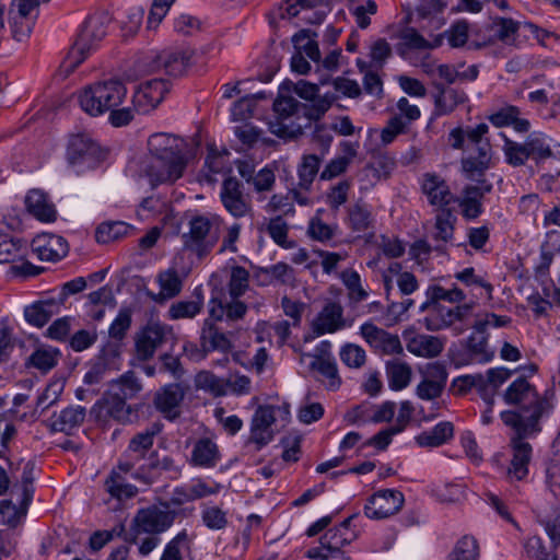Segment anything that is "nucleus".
Here are the masks:
<instances>
[{
	"mask_svg": "<svg viewBox=\"0 0 560 560\" xmlns=\"http://www.w3.org/2000/svg\"><path fill=\"white\" fill-rule=\"evenodd\" d=\"M194 538L187 529L180 530L165 545L160 560H184L186 555L191 553Z\"/></svg>",
	"mask_w": 560,
	"mask_h": 560,
	"instance_id": "obj_41",
	"label": "nucleus"
},
{
	"mask_svg": "<svg viewBox=\"0 0 560 560\" xmlns=\"http://www.w3.org/2000/svg\"><path fill=\"white\" fill-rule=\"evenodd\" d=\"M132 313L130 308H120L115 319L108 328V335L112 339L121 341L131 327Z\"/></svg>",
	"mask_w": 560,
	"mask_h": 560,
	"instance_id": "obj_60",
	"label": "nucleus"
},
{
	"mask_svg": "<svg viewBox=\"0 0 560 560\" xmlns=\"http://www.w3.org/2000/svg\"><path fill=\"white\" fill-rule=\"evenodd\" d=\"M141 384L136 376V374L131 371L122 374L113 385L110 389H115L120 393L125 398L131 399L133 398L140 390Z\"/></svg>",
	"mask_w": 560,
	"mask_h": 560,
	"instance_id": "obj_61",
	"label": "nucleus"
},
{
	"mask_svg": "<svg viewBox=\"0 0 560 560\" xmlns=\"http://www.w3.org/2000/svg\"><path fill=\"white\" fill-rule=\"evenodd\" d=\"M259 275L264 277L262 284L280 283L295 285V270L285 262H277L269 267L260 268Z\"/></svg>",
	"mask_w": 560,
	"mask_h": 560,
	"instance_id": "obj_47",
	"label": "nucleus"
},
{
	"mask_svg": "<svg viewBox=\"0 0 560 560\" xmlns=\"http://www.w3.org/2000/svg\"><path fill=\"white\" fill-rule=\"evenodd\" d=\"M341 280L348 290V298L353 303L366 300L369 293L361 284L360 275L355 270H345Z\"/></svg>",
	"mask_w": 560,
	"mask_h": 560,
	"instance_id": "obj_58",
	"label": "nucleus"
},
{
	"mask_svg": "<svg viewBox=\"0 0 560 560\" xmlns=\"http://www.w3.org/2000/svg\"><path fill=\"white\" fill-rule=\"evenodd\" d=\"M346 224L357 233H363L373 228L374 217L370 207L362 200L350 205L347 209Z\"/></svg>",
	"mask_w": 560,
	"mask_h": 560,
	"instance_id": "obj_36",
	"label": "nucleus"
},
{
	"mask_svg": "<svg viewBox=\"0 0 560 560\" xmlns=\"http://www.w3.org/2000/svg\"><path fill=\"white\" fill-rule=\"evenodd\" d=\"M476 154L469 155L462 160V168L466 177L475 180L476 176H482L483 173L490 167L492 156V148L489 140L472 147Z\"/></svg>",
	"mask_w": 560,
	"mask_h": 560,
	"instance_id": "obj_30",
	"label": "nucleus"
},
{
	"mask_svg": "<svg viewBox=\"0 0 560 560\" xmlns=\"http://www.w3.org/2000/svg\"><path fill=\"white\" fill-rule=\"evenodd\" d=\"M162 431L160 423H153L145 430L136 433L129 441L127 448L132 454L143 455L148 458L151 452H154L153 444L155 436Z\"/></svg>",
	"mask_w": 560,
	"mask_h": 560,
	"instance_id": "obj_45",
	"label": "nucleus"
},
{
	"mask_svg": "<svg viewBox=\"0 0 560 560\" xmlns=\"http://www.w3.org/2000/svg\"><path fill=\"white\" fill-rule=\"evenodd\" d=\"M148 466V458L143 455L132 454L128 448L124 452L120 459L118 460L116 467L119 468L120 471L125 474H129V476L139 482L142 483V479L138 476L142 474V469H145Z\"/></svg>",
	"mask_w": 560,
	"mask_h": 560,
	"instance_id": "obj_55",
	"label": "nucleus"
},
{
	"mask_svg": "<svg viewBox=\"0 0 560 560\" xmlns=\"http://www.w3.org/2000/svg\"><path fill=\"white\" fill-rule=\"evenodd\" d=\"M60 352L52 347H39L27 359L26 365L47 373L58 364Z\"/></svg>",
	"mask_w": 560,
	"mask_h": 560,
	"instance_id": "obj_49",
	"label": "nucleus"
},
{
	"mask_svg": "<svg viewBox=\"0 0 560 560\" xmlns=\"http://www.w3.org/2000/svg\"><path fill=\"white\" fill-rule=\"evenodd\" d=\"M176 512L167 506L152 504L139 509L131 520L129 540L138 545L142 557L149 556L160 544V535L167 532L174 524Z\"/></svg>",
	"mask_w": 560,
	"mask_h": 560,
	"instance_id": "obj_4",
	"label": "nucleus"
},
{
	"mask_svg": "<svg viewBox=\"0 0 560 560\" xmlns=\"http://www.w3.org/2000/svg\"><path fill=\"white\" fill-rule=\"evenodd\" d=\"M61 304L62 300L54 299L34 302L24 308L25 320L32 326L43 327L59 313Z\"/></svg>",
	"mask_w": 560,
	"mask_h": 560,
	"instance_id": "obj_32",
	"label": "nucleus"
},
{
	"mask_svg": "<svg viewBox=\"0 0 560 560\" xmlns=\"http://www.w3.org/2000/svg\"><path fill=\"white\" fill-rule=\"evenodd\" d=\"M213 221L220 223L222 220L218 215L212 220L205 215L192 217L189 221V232L183 234L185 247L199 257L207 255L217 242V238H208Z\"/></svg>",
	"mask_w": 560,
	"mask_h": 560,
	"instance_id": "obj_15",
	"label": "nucleus"
},
{
	"mask_svg": "<svg viewBox=\"0 0 560 560\" xmlns=\"http://www.w3.org/2000/svg\"><path fill=\"white\" fill-rule=\"evenodd\" d=\"M183 149L184 140L175 135L156 132L149 137V158L142 163L141 171L152 186L174 183L183 176L187 165Z\"/></svg>",
	"mask_w": 560,
	"mask_h": 560,
	"instance_id": "obj_2",
	"label": "nucleus"
},
{
	"mask_svg": "<svg viewBox=\"0 0 560 560\" xmlns=\"http://www.w3.org/2000/svg\"><path fill=\"white\" fill-rule=\"evenodd\" d=\"M127 95L120 80H105L84 88L78 95L82 110L91 116H100L119 106Z\"/></svg>",
	"mask_w": 560,
	"mask_h": 560,
	"instance_id": "obj_7",
	"label": "nucleus"
},
{
	"mask_svg": "<svg viewBox=\"0 0 560 560\" xmlns=\"http://www.w3.org/2000/svg\"><path fill=\"white\" fill-rule=\"evenodd\" d=\"M180 467L175 463L171 456L159 457L158 452H151L148 456V466L142 469V474L138 476L142 479L143 485H151L156 475L161 472H170L172 477L176 478L180 475Z\"/></svg>",
	"mask_w": 560,
	"mask_h": 560,
	"instance_id": "obj_31",
	"label": "nucleus"
},
{
	"mask_svg": "<svg viewBox=\"0 0 560 560\" xmlns=\"http://www.w3.org/2000/svg\"><path fill=\"white\" fill-rule=\"evenodd\" d=\"M226 289L229 293L228 298H219L212 295L209 301H215L223 307L232 305L233 303L245 304L240 299L249 291V272L242 266H232L230 268L229 280L226 282Z\"/></svg>",
	"mask_w": 560,
	"mask_h": 560,
	"instance_id": "obj_27",
	"label": "nucleus"
},
{
	"mask_svg": "<svg viewBox=\"0 0 560 560\" xmlns=\"http://www.w3.org/2000/svg\"><path fill=\"white\" fill-rule=\"evenodd\" d=\"M355 538V534L343 535L340 529H328L319 539V545L307 549L305 556L314 560H325L326 553L342 551Z\"/></svg>",
	"mask_w": 560,
	"mask_h": 560,
	"instance_id": "obj_28",
	"label": "nucleus"
},
{
	"mask_svg": "<svg viewBox=\"0 0 560 560\" xmlns=\"http://www.w3.org/2000/svg\"><path fill=\"white\" fill-rule=\"evenodd\" d=\"M405 502L404 494L394 489L375 492L364 506V514L372 520L389 517L400 511Z\"/></svg>",
	"mask_w": 560,
	"mask_h": 560,
	"instance_id": "obj_18",
	"label": "nucleus"
},
{
	"mask_svg": "<svg viewBox=\"0 0 560 560\" xmlns=\"http://www.w3.org/2000/svg\"><path fill=\"white\" fill-rule=\"evenodd\" d=\"M32 249L43 261H58L68 254L69 246L65 237L44 233L33 241Z\"/></svg>",
	"mask_w": 560,
	"mask_h": 560,
	"instance_id": "obj_26",
	"label": "nucleus"
},
{
	"mask_svg": "<svg viewBox=\"0 0 560 560\" xmlns=\"http://www.w3.org/2000/svg\"><path fill=\"white\" fill-rule=\"evenodd\" d=\"M434 305V310L430 311L422 319L427 330L451 329L453 336H460L469 328L474 310L472 303H464L455 307H447L441 303Z\"/></svg>",
	"mask_w": 560,
	"mask_h": 560,
	"instance_id": "obj_9",
	"label": "nucleus"
},
{
	"mask_svg": "<svg viewBox=\"0 0 560 560\" xmlns=\"http://www.w3.org/2000/svg\"><path fill=\"white\" fill-rule=\"evenodd\" d=\"M170 82L152 79L141 83L132 96V104L138 114H149L155 109L170 91Z\"/></svg>",
	"mask_w": 560,
	"mask_h": 560,
	"instance_id": "obj_19",
	"label": "nucleus"
},
{
	"mask_svg": "<svg viewBox=\"0 0 560 560\" xmlns=\"http://www.w3.org/2000/svg\"><path fill=\"white\" fill-rule=\"evenodd\" d=\"M219 197L225 211L234 219L252 215L250 198L244 194L243 184L236 177L229 176L223 179Z\"/></svg>",
	"mask_w": 560,
	"mask_h": 560,
	"instance_id": "obj_14",
	"label": "nucleus"
},
{
	"mask_svg": "<svg viewBox=\"0 0 560 560\" xmlns=\"http://www.w3.org/2000/svg\"><path fill=\"white\" fill-rule=\"evenodd\" d=\"M443 349V339L431 335H417L407 342V350L422 358H435L441 354Z\"/></svg>",
	"mask_w": 560,
	"mask_h": 560,
	"instance_id": "obj_39",
	"label": "nucleus"
},
{
	"mask_svg": "<svg viewBox=\"0 0 560 560\" xmlns=\"http://www.w3.org/2000/svg\"><path fill=\"white\" fill-rule=\"evenodd\" d=\"M511 323V318L495 313L486 312L477 315L474 322H470L471 332L464 341V349L469 363H488L494 357V351L490 349L489 329L505 327Z\"/></svg>",
	"mask_w": 560,
	"mask_h": 560,
	"instance_id": "obj_6",
	"label": "nucleus"
},
{
	"mask_svg": "<svg viewBox=\"0 0 560 560\" xmlns=\"http://www.w3.org/2000/svg\"><path fill=\"white\" fill-rule=\"evenodd\" d=\"M452 387L458 394H465L472 387H476L481 396L487 393L486 380L481 374L458 376L453 380Z\"/></svg>",
	"mask_w": 560,
	"mask_h": 560,
	"instance_id": "obj_62",
	"label": "nucleus"
},
{
	"mask_svg": "<svg viewBox=\"0 0 560 560\" xmlns=\"http://www.w3.org/2000/svg\"><path fill=\"white\" fill-rule=\"evenodd\" d=\"M420 189L429 205L436 210L446 209L454 202V196L447 182L436 173L428 172L422 174Z\"/></svg>",
	"mask_w": 560,
	"mask_h": 560,
	"instance_id": "obj_21",
	"label": "nucleus"
},
{
	"mask_svg": "<svg viewBox=\"0 0 560 560\" xmlns=\"http://www.w3.org/2000/svg\"><path fill=\"white\" fill-rule=\"evenodd\" d=\"M126 475L115 466L104 482L106 492L119 501L131 499L138 493V488L127 481Z\"/></svg>",
	"mask_w": 560,
	"mask_h": 560,
	"instance_id": "obj_34",
	"label": "nucleus"
},
{
	"mask_svg": "<svg viewBox=\"0 0 560 560\" xmlns=\"http://www.w3.org/2000/svg\"><path fill=\"white\" fill-rule=\"evenodd\" d=\"M454 425L450 421H442L429 431L420 433L416 441L421 447H438L453 438Z\"/></svg>",
	"mask_w": 560,
	"mask_h": 560,
	"instance_id": "obj_42",
	"label": "nucleus"
},
{
	"mask_svg": "<svg viewBox=\"0 0 560 560\" xmlns=\"http://www.w3.org/2000/svg\"><path fill=\"white\" fill-rule=\"evenodd\" d=\"M435 88L438 92L434 94V104L438 115H447L467 101V95L462 90L441 84Z\"/></svg>",
	"mask_w": 560,
	"mask_h": 560,
	"instance_id": "obj_37",
	"label": "nucleus"
},
{
	"mask_svg": "<svg viewBox=\"0 0 560 560\" xmlns=\"http://www.w3.org/2000/svg\"><path fill=\"white\" fill-rule=\"evenodd\" d=\"M455 222L456 217L453 214L451 209L446 208L439 210V213L434 219L433 238L443 244L451 242L454 237Z\"/></svg>",
	"mask_w": 560,
	"mask_h": 560,
	"instance_id": "obj_50",
	"label": "nucleus"
},
{
	"mask_svg": "<svg viewBox=\"0 0 560 560\" xmlns=\"http://www.w3.org/2000/svg\"><path fill=\"white\" fill-rule=\"evenodd\" d=\"M503 139V153L505 162L514 167L523 166L528 158L526 140L516 142L508 138L503 132L500 133Z\"/></svg>",
	"mask_w": 560,
	"mask_h": 560,
	"instance_id": "obj_53",
	"label": "nucleus"
},
{
	"mask_svg": "<svg viewBox=\"0 0 560 560\" xmlns=\"http://www.w3.org/2000/svg\"><path fill=\"white\" fill-rule=\"evenodd\" d=\"M532 436L533 435H521L520 432H515L514 436L511 438L510 446L512 448V458L506 469V477L511 481H521L528 475V465L532 459L533 448L525 439Z\"/></svg>",
	"mask_w": 560,
	"mask_h": 560,
	"instance_id": "obj_20",
	"label": "nucleus"
},
{
	"mask_svg": "<svg viewBox=\"0 0 560 560\" xmlns=\"http://www.w3.org/2000/svg\"><path fill=\"white\" fill-rule=\"evenodd\" d=\"M26 209L35 218L44 222H52L56 220V210L47 196L39 189H32L25 197Z\"/></svg>",
	"mask_w": 560,
	"mask_h": 560,
	"instance_id": "obj_38",
	"label": "nucleus"
},
{
	"mask_svg": "<svg viewBox=\"0 0 560 560\" xmlns=\"http://www.w3.org/2000/svg\"><path fill=\"white\" fill-rule=\"evenodd\" d=\"M325 0H283V3L268 13V21L272 28L279 26L282 20H290L304 13L301 20L306 24H320L326 16L323 8Z\"/></svg>",
	"mask_w": 560,
	"mask_h": 560,
	"instance_id": "obj_10",
	"label": "nucleus"
},
{
	"mask_svg": "<svg viewBox=\"0 0 560 560\" xmlns=\"http://www.w3.org/2000/svg\"><path fill=\"white\" fill-rule=\"evenodd\" d=\"M135 353L139 361H149L158 349L175 340L171 326L161 322H149L133 337Z\"/></svg>",
	"mask_w": 560,
	"mask_h": 560,
	"instance_id": "obj_11",
	"label": "nucleus"
},
{
	"mask_svg": "<svg viewBox=\"0 0 560 560\" xmlns=\"http://www.w3.org/2000/svg\"><path fill=\"white\" fill-rule=\"evenodd\" d=\"M314 36H316V33L311 30H301L293 35L292 43L299 51H303L311 60L318 62L320 51L317 42L312 38Z\"/></svg>",
	"mask_w": 560,
	"mask_h": 560,
	"instance_id": "obj_56",
	"label": "nucleus"
},
{
	"mask_svg": "<svg viewBox=\"0 0 560 560\" xmlns=\"http://www.w3.org/2000/svg\"><path fill=\"white\" fill-rule=\"evenodd\" d=\"M528 158L533 159L537 164L553 158H560V149L553 151L548 142V139L542 133H530L526 138Z\"/></svg>",
	"mask_w": 560,
	"mask_h": 560,
	"instance_id": "obj_46",
	"label": "nucleus"
},
{
	"mask_svg": "<svg viewBox=\"0 0 560 560\" xmlns=\"http://www.w3.org/2000/svg\"><path fill=\"white\" fill-rule=\"evenodd\" d=\"M103 159V152L97 143L85 135L72 136L67 148V160L77 174L92 170Z\"/></svg>",
	"mask_w": 560,
	"mask_h": 560,
	"instance_id": "obj_12",
	"label": "nucleus"
},
{
	"mask_svg": "<svg viewBox=\"0 0 560 560\" xmlns=\"http://www.w3.org/2000/svg\"><path fill=\"white\" fill-rule=\"evenodd\" d=\"M360 334L371 348L381 354L393 355L402 353L404 349L397 335H393L373 323L361 325Z\"/></svg>",
	"mask_w": 560,
	"mask_h": 560,
	"instance_id": "obj_22",
	"label": "nucleus"
},
{
	"mask_svg": "<svg viewBox=\"0 0 560 560\" xmlns=\"http://www.w3.org/2000/svg\"><path fill=\"white\" fill-rule=\"evenodd\" d=\"M322 158L316 154H304L296 167L299 187L312 190L313 183L319 172Z\"/></svg>",
	"mask_w": 560,
	"mask_h": 560,
	"instance_id": "obj_44",
	"label": "nucleus"
},
{
	"mask_svg": "<svg viewBox=\"0 0 560 560\" xmlns=\"http://www.w3.org/2000/svg\"><path fill=\"white\" fill-rule=\"evenodd\" d=\"M86 416V410L82 406H69L60 411L59 415L54 413L51 417L50 429L55 432H63L70 434L73 429L80 427Z\"/></svg>",
	"mask_w": 560,
	"mask_h": 560,
	"instance_id": "obj_33",
	"label": "nucleus"
},
{
	"mask_svg": "<svg viewBox=\"0 0 560 560\" xmlns=\"http://www.w3.org/2000/svg\"><path fill=\"white\" fill-rule=\"evenodd\" d=\"M335 100L334 94L327 93L307 105L280 94L273 102L275 118L269 122L270 131L280 138H296L312 120L324 116Z\"/></svg>",
	"mask_w": 560,
	"mask_h": 560,
	"instance_id": "obj_3",
	"label": "nucleus"
},
{
	"mask_svg": "<svg viewBox=\"0 0 560 560\" xmlns=\"http://www.w3.org/2000/svg\"><path fill=\"white\" fill-rule=\"evenodd\" d=\"M109 22L110 18L106 12L94 13L85 19L68 56L71 70L98 48L101 42L107 35Z\"/></svg>",
	"mask_w": 560,
	"mask_h": 560,
	"instance_id": "obj_8",
	"label": "nucleus"
},
{
	"mask_svg": "<svg viewBox=\"0 0 560 560\" xmlns=\"http://www.w3.org/2000/svg\"><path fill=\"white\" fill-rule=\"evenodd\" d=\"M185 397V388L179 383L163 386L154 396L156 410L167 420H175L180 416L179 406Z\"/></svg>",
	"mask_w": 560,
	"mask_h": 560,
	"instance_id": "obj_24",
	"label": "nucleus"
},
{
	"mask_svg": "<svg viewBox=\"0 0 560 560\" xmlns=\"http://www.w3.org/2000/svg\"><path fill=\"white\" fill-rule=\"evenodd\" d=\"M480 548L478 540L471 535L459 538L446 560H479Z\"/></svg>",
	"mask_w": 560,
	"mask_h": 560,
	"instance_id": "obj_51",
	"label": "nucleus"
},
{
	"mask_svg": "<svg viewBox=\"0 0 560 560\" xmlns=\"http://www.w3.org/2000/svg\"><path fill=\"white\" fill-rule=\"evenodd\" d=\"M161 294L164 298L172 299L179 294L183 288L182 279L174 269L163 271L158 277Z\"/></svg>",
	"mask_w": 560,
	"mask_h": 560,
	"instance_id": "obj_59",
	"label": "nucleus"
},
{
	"mask_svg": "<svg viewBox=\"0 0 560 560\" xmlns=\"http://www.w3.org/2000/svg\"><path fill=\"white\" fill-rule=\"evenodd\" d=\"M120 393L115 389H109L103 397L96 401L92 407L91 413L96 420L106 422L108 419H114L119 422H127L130 420L132 409L126 404V400Z\"/></svg>",
	"mask_w": 560,
	"mask_h": 560,
	"instance_id": "obj_17",
	"label": "nucleus"
},
{
	"mask_svg": "<svg viewBox=\"0 0 560 560\" xmlns=\"http://www.w3.org/2000/svg\"><path fill=\"white\" fill-rule=\"evenodd\" d=\"M411 374V368L406 362L394 360L386 363L388 385L393 390L406 388L410 384Z\"/></svg>",
	"mask_w": 560,
	"mask_h": 560,
	"instance_id": "obj_48",
	"label": "nucleus"
},
{
	"mask_svg": "<svg viewBox=\"0 0 560 560\" xmlns=\"http://www.w3.org/2000/svg\"><path fill=\"white\" fill-rule=\"evenodd\" d=\"M196 300L179 301L171 305L168 316L171 319L192 318L199 314L203 306V296L199 289L195 290Z\"/></svg>",
	"mask_w": 560,
	"mask_h": 560,
	"instance_id": "obj_52",
	"label": "nucleus"
},
{
	"mask_svg": "<svg viewBox=\"0 0 560 560\" xmlns=\"http://www.w3.org/2000/svg\"><path fill=\"white\" fill-rule=\"evenodd\" d=\"M27 244L8 233H0V264L23 260L27 256Z\"/></svg>",
	"mask_w": 560,
	"mask_h": 560,
	"instance_id": "obj_40",
	"label": "nucleus"
},
{
	"mask_svg": "<svg viewBox=\"0 0 560 560\" xmlns=\"http://www.w3.org/2000/svg\"><path fill=\"white\" fill-rule=\"evenodd\" d=\"M552 396L553 392L549 389L540 396L526 378L518 377L503 395L506 404L516 405L518 409L502 411L501 420L521 435H536L541 431L540 421L553 409Z\"/></svg>",
	"mask_w": 560,
	"mask_h": 560,
	"instance_id": "obj_1",
	"label": "nucleus"
},
{
	"mask_svg": "<svg viewBox=\"0 0 560 560\" xmlns=\"http://www.w3.org/2000/svg\"><path fill=\"white\" fill-rule=\"evenodd\" d=\"M129 231V225L121 221L104 222L95 232L96 242L107 244L124 237Z\"/></svg>",
	"mask_w": 560,
	"mask_h": 560,
	"instance_id": "obj_57",
	"label": "nucleus"
},
{
	"mask_svg": "<svg viewBox=\"0 0 560 560\" xmlns=\"http://www.w3.org/2000/svg\"><path fill=\"white\" fill-rule=\"evenodd\" d=\"M546 485L550 493L560 501V432L552 442V452L546 468Z\"/></svg>",
	"mask_w": 560,
	"mask_h": 560,
	"instance_id": "obj_43",
	"label": "nucleus"
},
{
	"mask_svg": "<svg viewBox=\"0 0 560 560\" xmlns=\"http://www.w3.org/2000/svg\"><path fill=\"white\" fill-rule=\"evenodd\" d=\"M492 184L486 178L477 179V184L467 185L463 189V196L458 201L462 215L467 220H474L478 218L482 211L481 200L483 197L491 192Z\"/></svg>",
	"mask_w": 560,
	"mask_h": 560,
	"instance_id": "obj_23",
	"label": "nucleus"
},
{
	"mask_svg": "<svg viewBox=\"0 0 560 560\" xmlns=\"http://www.w3.org/2000/svg\"><path fill=\"white\" fill-rule=\"evenodd\" d=\"M220 460V452L218 445L210 439H199L191 452L190 463L192 466L201 468H212Z\"/></svg>",
	"mask_w": 560,
	"mask_h": 560,
	"instance_id": "obj_35",
	"label": "nucleus"
},
{
	"mask_svg": "<svg viewBox=\"0 0 560 560\" xmlns=\"http://www.w3.org/2000/svg\"><path fill=\"white\" fill-rule=\"evenodd\" d=\"M312 330L316 336L334 334L347 327L343 307L336 302L327 303L312 322Z\"/></svg>",
	"mask_w": 560,
	"mask_h": 560,
	"instance_id": "obj_25",
	"label": "nucleus"
},
{
	"mask_svg": "<svg viewBox=\"0 0 560 560\" xmlns=\"http://www.w3.org/2000/svg\"><path fill=\"white\" fill-rule=\"evenodd\" d=\"M192 52L188 50H164L147 55L141 63L147 72H156L164 69L172 77L186 73L191 65Z\"/></svg>",
	"mask_w": 560,
	"mask_h": 560,
	"instance_id": "obj_13",
	"label": "nucleus"
},
{
	"mask_svg": "<svg viewBox=\"0 0 560 560\" xmlns=\"http://www.w3.org/2000/svg\"><path fill=\"white\" fill-rule=\"evenodd\" d=\"M276 421V409L271 405H261L255 410L250 421V434L246 445L253 444L255 451L268 445L275 436L272 424Z\"/></svg>",
	"mask_w": 560,
	"mask_h": 560,
	"instance_id": "obj_16",
	"label": "nucleus"
},
{
	"mask_svg": "<svg viewBox=\"0 0 560 560\" xmlns=\"http://www.w3.org/2000/svg\"><path fill=\"white\" fill-rule=\"evenodd\" d=\"M247 305L233 303L223 307L215 301H209V316L203 320L200 332V346L205 352L219 351L228 354L234 348L232 331H225L221 324L243 319L247 313Z\"/></svg>",
	"mask_w": 560,
	"mask_h": 560,
	"instance_id": "obj_5",
	"label": "nucleus"
},
{
	"mask_svg": "<svg viewBox=\"0 0 560 560\" xmlns=\"http://www.w3.org/2000/svg\"><path fill=\"white\" fill-rule=\"evenodd\" d=\"M266 231L277 245L283 248L292 247V243L288 241V224L281 217L271 219L267 224Z\"/></svg>",
	"mask_w": 560,
	"mask_h": 560,
	"instance_id": "obj_63",
	"label": "nucleus"
},
{
	"mask_svg": "<svg viewBox=\"0 0 560 560\" xmlns=\"http://www.w3.org/2000/svg\"><path fill=\"white\" fill-rule=\"evenodd\" d=\"M488 131L489 127L485 122L478 124L475 127H456L448 133V143L454 150L469 149L488 140L485 137Z\"/></svg>",
	"mask_w": 560,
	"mask_h": 560,
	"instance_id": "obj_29",
	"label": "nucleus"
},
{
	"mask_svg": "<svg viewBox=\"0 0 560 560\" xmlns=\"http://www.w3.org/2000/svg\"><path fill=\"white\" fill-rule=\"evenodd\" d=\"M311 366L328 380L330 389H337L340 386L341 380L338 375L336 361L331 355H316Z\"/></svg>",
	"mask_w": 560,
	"mask_h": 560,
	"instance_id": "obj_54",
	"label": "nucleus"
},
{
	"mask_svg": "<svg viewBox=\"0 0 560 560\" xmlns=\"http://www.w3.org/2000/svg\"><path fill=\"white\" fill-rule=\"evenodd\" d=\"M350 187L348 180H341L329 188L326 194V203L332 211H338L347 202Z\"/></svg>",
	"mask_w": 560,
	"mask_h": 560,
	"instance_id": "obj_64",
	"label": "nucleus"
}]
</instances>
